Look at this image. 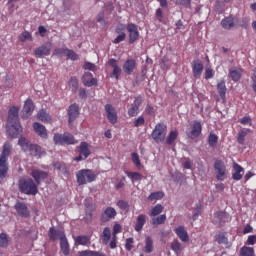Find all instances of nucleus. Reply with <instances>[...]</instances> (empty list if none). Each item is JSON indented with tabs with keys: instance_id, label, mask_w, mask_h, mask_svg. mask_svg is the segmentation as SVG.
Listing matches in <instances>:
<instances>
[{
	"instance_id": "nucleus-52",
	"label": "nucleus",
	"mask_w": 256,
	"mask_h": 256,
	"mask_svg": "<svg viewBox=\"0 0 256 256\" xmlns=\"http://www.w3.org/2000/svg\"><path fill=\"white\" fill-rule=\"evenodd\" d=\"M19 41H21V43H25V41H33V36L28 31H24L19 36Z\"/></svg>"
},
{
	"instance_id": "nucleus-26",
	"label": "nucleus",
	"mask_w": 256,
	"mask_h": 256,
	"mask_svg": "<svg viewBox=\"0 0 256 256\" xmlns=\"http://www.w3.org/2000/svg\"><path fill=\"white\" fill-rule=\"evenodd\" d=\"M33 127H34L35 133H37L39 137H42V139H47V129L45 128V126H43L39 122H35L33 124Z\"/></svg>"
},
{
	"instance_id": "nucleus-3",
	"label": "nucleus",
	"mask_w": 256,
	"mask_h": 256,
	"mask_svg": "<svg viewBox=\"0 0 256 256\" xmlns=\"http://www.w3.org/2000/svg\"><path fill=\"white\" fill-rule=\"evenodd\" d=\"M76 179L78 185H87V183H93L97 180V174L91 169H82L76 173Z\"/></svg>"
},
{
	"instance_id": "nucleus-22",
	"label": "nucleus",
	"mask_w": 256,
	"mask_h": 256,
	"mask_svg": "<svg viewBox=\"0 0 256 256\" xmlns=\"http://www.w3.org/2000/svg\"><path fill=\"white\" fill-rule=\"evenodd\" d=\"M82 83L85 87H93L94 85H97V78H93L91 72H85L82 76Z\"/></svg>"
},
{
	"instance_id": "nucleus-12",
	"label": "nucleus",
	"mask_w": 256,
	"mask_h": 256,
	"mask_svg": "<svg viewBox=\"0 0 256 256\" xmlns=\"http://www.w3.org/2000/svg\"><path fill=\"white\" fill-rule=\"evenodd\" d=\"M51 53V44L46 43L34 50V55L37 58L47 57Z\"/></svg>"
},
{
	"instance_id": "nucleus-30",
	"label": "nucleus",
	"mask_w": 256,
	"mask_h": 256,
	"mask_svg": "<svg viewBox=\"0 0 256 256\" xmlns=\"http://www.w3.org/2000/svg\"><path fill=\"white\" fill-rule=\"evenodd\" d=\"M243 73V69L236 68V69H230L229 70V77L234 81V83H237L241 79V75Z\"/></svg>"
},
{
	"instance_id": "nucleus-61",
	"label": "nucleus",
	"mask_w": 256,
	"mask_h": 256,
	"mask_svg": "<svg viewBox=\"0 0 256 256\" xmlns=\"http://www.w3.org/2000/svg\"><path fill=\"white\" fill-rule=\"evenodd\" d=\"M125 37H127V35L125 34V32H122L121 34H119L113 41V43L115 45H118V43H121L122 41H125Z\"/></svg>"
},
{
	"instance_id": "nucleus-64",
	"label": "nucleus",
	"mask_w": 256,
	"mask_h": 256,
	"mask_svg": "<svg viewBox=\"0 0 256 256\" xmlns=\"http://www.w3.org/2000/svg\"><path fill=\"white\" fill-rule=\"evenodd\" d=\"M251 81H252V89L254 93H256V73L252 74Z\"/></svg>"
},
{
	"instance_id": "nucleus-35",
	"label": "nucleus",
	"mask_w": 256,
	"mask_h": 256,
	"mask_svg": "<svg viewBox=\"0 0 256 256\" xmlns=\"http://www.w3.org/2000/svg\"><path fill=\"white\" fill-rule=\"evenodd\" d=\"M18 145L21 147L22 151H29V149H31V146L33 144H31L29 139H27L25 137H21L18 140Z\"/></svg>"
},
{
	"instance_id": "nucleus-13",
	"label": "nucleus",
	"mask_w": 256,
	"mask_h": 256,
	"mask_svg": "<svg viewBox=\"0 0 256 256\" xmlns=\"http://www.w3.org/2000/svg\"><path fill=\"white\" fill-rule=\"evenodd\" d=\"M141 103H143V98H141V96L135 98L134 103L128 109L129 117H137V115H139V107L141 106Z\"/></svg>"
},
{
	"instance_id": "nucleus-16",
	"label": "nucleus",
	"mask_w": 256,
	"mask_h": 256,
	"mask_svg": "<svg viewBox=\"0 0 256 256\" xmlns=\"http://www.w3.org/2000/svg\"><path fill=\"white\" fill-rule=\"evenodd\" d=\"M201 131H203V126H201V122L195 121L192 125V130L187 133V137H189V139H197V137L201 135Z\"/></svg>"
},
{
	"instance_id": "nucleus-50",
	"label": "nucleus",
	"mask_w": 256,
	"mask_h": 256,
	"mask_svg": "<svg viewBox=\"0 0 256 256\" xmlns=\"http://www.w3.org/2000/svg\"><path fill=\"white\" fill-rule=\"evenodd\" d=\"M167 221V215L162 214L158 217L152 218V225H163Z\"/></svg>"
},
{
	"instance_id": "nucleus-63",
	"label": "nucleus",
	"mask_w": 256,
	"mask_h": 256,
	"mask_svg": "<svg viewBox=\"0 0 256 256\" xmlns=\"http://www.w3.org/2000/svg\"><path fill=\"white\" fill-rule=\"evenodd\" d=\"M255 243H256V236L255 235L248 236L246 245H255Z\"/></svg>"
},
{
	"instance_id": "nucleus-39",
	"label": "nucleus",
	"mask_w": 256,
	"mask_h": 256,
	"mask_svg": "<svg viewBox=\"0 0 256 256\" xmlns=\"http://www.w3.org/2000/svg\"><path fill=\"white\" fill-rule=\"evenodd\" d=\"M39 121H43L44 123H51V115L47 113L45 110H40L37 114Z\"/></svg>"
},
{
	"instance_id": "nucleus-9",
	"label": "nucleus",
	"mask_w": 256,
	"mask_h": 256,
	"mask_svg": "<svg viewBox=\"0 0 256 256\" xmlns=\"http://www.w3.org/2000/svg\"><path fill=\"white\" fill-rule=\"evenodd\" d=\"M31 177L34 179V183L37 185H41L42 181H45L47 177H49V173L43 170L34 169L30 173Z\"/></svg>"
},
{
	"instance_id": "nucleus-60",
	"label": "nucleus",
	"mask_w": 256,
	"mask_h": 256,
	"mask_svg": "<svg viewBox=\"0 0 256 256\" xmlns=\"http://www.w3.org/2000/svg\"><path fill=\"white\" fill-rule=\"evenodd\" d=\"M133 243H135V240L133 238L126 239V244H125L126 251H131L133 249Z\"/></svg>"
},
{
	"instance_id": "nucleus-40",
	"label": "nucleus",
	"mask_w": 256,
	"mask_h": 256,
	"mask_svg": "<svg viewBox=\"0 0 256 256\" xmlns=\"http://www.w3.org/2000/svg\"><path fill=\"white\" fill-rule=\"evenodd\" d=\"M75 242L77 243V245H89V243H91V237L80 235L75 238Z\"/></svg>"
},
{
	"instance_id": "nucleus-31",
	"label": "nucleus",
	"mask_w": 256,
	"mask_h": 256,
	"mask_svg": "<svg viewBox=\"0 0 256 256\" xmlns=\"http://www.w3.org/2000/svg\"><path fill=\"white\" fill-rule=\"evenodd\" d=\"M217 91L222 99V101L225 103L226 101V95H227V86L225 85V80H222L217 84Z\"/></svg>"
},
{
	"instance_id": "nucleus-28",
	"label": "nucleus",
	"mask_w": 256,
	"mask_h": 256,
	"mask_svg": "<svg viewBox=\"0 0 256 256\" xmlns=\"http://www.w3.org/2000/svg\"><path fill=\"white\" fill-rule=\"evenodd\" d=\"M28 151L30 152V155H32V157H41L42 155H45V151H43L41 146L37 144H32Z\"/></svg>"
},
{
	"instance_id": "nucleus-33",
	"label": "nucleus",
	"mask_w": 256,
	"mask_h": 256,
	"mask_svg": "<svg viewBox=\"0 0 256 256\" xmlns=\"http://www.w3.org/2000/svg\"><path fill=\"white\" fill-rule=\"evenodd\" d=\"M79 153L84 157V159H87V157L91 155V150H89V144H87V142H81L79 146Z\"/></svg>"
},
{
	"instance_id": "nucleus-4",
	"label": "nucleus",
	"mask_w": 256,
	"mask_h": 256,
	"mask_svg": "<svg viewBox=\"0 0 256 256\" xmlns=\"http://www.w3.org/2000/svg\"><path fill=\"white\" fill-rule=\"evenodd\" d=\"M166 135H167V125L163 123L156 124L151 134L152 139H154L156 143H163V141H165Z\"/></svg>"
},
{
	"instance_id": "nucleus-46",
	"label": "nucleus",
	"mask_w": 256,
	"mask_h": 256,
	"mask_svg": "<svg viewBox=\"0 0 256 256\" xmlns=\"http://www.w3.org/2000/svg\"><path fill=\"white\" fill-rule=\"evenodd\" d=\"M163 205L161 204H157L154 207L151 208L150 211V217H157V215H161V213H163Z\"/></svg>"
},
{
	"instance_id": "nucleus-25",
	"label": "nucleus",
	"mask_w": 256,
	"mask_h": 256,
	"mask_svg": "<svg viewBox=\"0 0 256 256\" xmlns=\"http://www.w3.org/2000/svg\"><path fill=\"white\" fill-rule=\"evenodd\" d=\"M192 73L195 79H199L203 74V63L193 62L192 63Z\"/></svg>"
},
{
	"instance_id": "nucleus-36",
	"label": "nucleus",
	"mask_w": 256,
	"mask_h": 256,
	"mask_svg": "<svg viewBox=\"0 0 256 256\" xmlns=\"http://www.w3.org/2000/svg\"><path fill=\"white\" fill-rule=\"evenodd\" d=\"M165 197V193L163 191H156L152 192L148 197L147 201L153 202V201H161Z\"/></svg>"
},
{
	"instance_id": "nucleus-45",
	"label": "nucleus",
	"mask_w": 256,
	"mask_h": 256,
	"mask_svg": "<svg viewBox=\"0 0 256 256\" xmlns=\"http://www.w3.org/2000/svg\"><path fill=\"white\" fill-rule=\"evenodd\" d=\"M53 167H55L58 171H61L63 175H69V169H67V165L65 163L55 162Z\"/></svg>"
},
{
	"instance_id": "nucleus-27",
	"label": "nucleus",
	"mask_w": 256,
	"mask_h": 256,
	"mask_svg": "<svg viewBox=\"0 0 256 256\" xmlns=\"http://www.w3.org/2000/svg\"><path fill=\"white\" fill-rule=\"evenodd\" d=\"M177 137H179V130L174 129L169 132L168 136L165 139L166 145H175V141H177Z\"/></svg>"
},
{
	"instance_id": "nucleus-23",
	"label": "nucleus",
	"mask_w": 256,
	"mask_h": 256,
	"mask_svg": "<svg viewBox=\"0 0 256 256\" xmlns=\"http://www.w3.org/2000/svg\"><path fill=\"white\" fill-rule=\"evenodd\" d=\"M16 122H19V108L17 106H12L8 111V123Z\"/></svg>"
},
{
	"instance_id": "nucleus-38",
	"label": "nucleus",
	"mask_w": 256,
	"mask_h": 256,
	"mask_svg": "<svg viewBox=\"0 0 256 256\" xmlns=\"http://www.w3.org/2000/svg\"><path fill=\"white\" fill-rule=\"evenodd\" d=\"M68 86L70 87L73 93H77L79 89V80L77 79V77H71L68 81Z\"/></svg>"
},
{
	"instance_id": "nucleus-2",
	"label": "nucleus",
	"mask_w": 256,
	"mask_h": 256,
	"mask_svg": "<svg viewBox=\"0 0 256 256\" xmlns=\"http://www.w3.org/2000/svg\"><path fill=\"white\" fill-rule=\"evenodd\" d=\"M18 188L20 193L24 195H37L39 188L33 179L22 177L18 181Z\"/></svg>"
},
{
	"instance_id": "nucleus-44",
	"label": "nucleus",
	"mask_w": 256,
	"mask_h": 256,
	"mask_svg": "<svg viewBox=\"0 0 256 256\" xmlns=\"http://www.w3.org/2000/svg\"><path fill=\"white\" fill-rule=\"evenodd\" d=\"M60 249L63 255L65 256L69 255L70 248H69V242L67 241V237L60 241Z\"/></svg>"
},
{
	"instance_id": "nucleus-19",
	"label": "nucleus",
	"mask_w": 256,
	"mask_h": 256,
	"mask_svg": "<svg viewBox=\"0 0 256 256\" xmlns=\"http://www.w3.org/2000/svg\"><path fill=\"white\" fill-rule=\"evenodd\" d=\"M137 67V62L134 59H127L123 66L122 69L126 75H133V72L135 71Z\"/></svg>"
},
{
	"instance_id": "nucleus-62",
	"label": "nucleus",
	"mask_w": 256,
	"mask_h": 256,
	"mask_svg": "<svg viewBox=\"0 0 256 256\" xmlns=\"http://www.w3.org/2000/svg\"><path fill=\"white\" fill-rule=\"evenodd\" d=\"M145 113L146 115H155V108L151 104H147Z\"/></svg>"
},
{
	"instance_id": "nucleus-14",
	"label": "nucleus",
	"mask_w": 256,
	"mask_h": 256,
	"mask_svg": "<svg viewBox=\"0 0 256 256\" xmlns=\"http://www.w3.org/2000/svg\"><path fill=\"white\" fill-rule=\"evenodd\" d=\"M108 65H110V67H112L113 71L110 74V77L112 79H116V81H119V77H121V67H119V65L117 64V61L113 58H111L108 61Z\"/></svg>"
},
{
	"instance_id": "nucleus-53",
	"label": "nucleus",
	"mask_w": 256,
	"mask_h": 256,
	"mask_svg": "<svg viewBox=\"0 0 256 256\" xmlns=\"http://www.w3.org/2000/svg\"><path fill=\"white\" fill-rule=\"evenodd\" d=\"M131 157H132V162L134 163V165H136L137 169H141L142 165H141V159H139V154L137 152H134L132 153Z\"/></svg>"
},
{
	"instance_id": "nucleus-20",
	"label": "nucleus",
	"mask_w": 256,
	"mask_h": 256,
	"mask_svg": "<svg viewBox=\"0 0 256 256\" xmlns=\"http://www.w3.org/2000/svg\"><path fill=\"white\" fill-rule=\"evenodd\" d=\"M177 237L182 241V243H189V233L184 226H178L174 229Z\"/></svg>"
},
{
	"instance_id": "nucleus-51",
	"label": "nucleus",
	"mask_w": 256,
	"mask_h": 256,
	"mask_svg": "<svg viewBox=\"0 0 256 256\" xmlns=\"http://www.w3.org/2000/svg\"><path fill=\"white\" fill-rule=\"evenodd\" d=\"M65 56L67 59H70V61H77V59H79V55L71 49H65Z\"/></svg>"
},
{
	"instance_id": "nucleus-49",
	"label": "nucleus",
	"mask_w": 256,
	"mask_h": 256,
	"mask_svg": "<svg viewBox=\"0 0 256 256\" xmlns=\"http://www.w3.org/2000/svg\"><path fill=\"white\" fill-rule=\"evenodd\" d=\"M215 240L219 243V245H223V243H227V233L226 232H219L215 236Z\"/></svg>"
},
{
	"instance_id": "nucleus-56",
	"label": "nucleus",
	"mask_w": 256,
	"mask_h": 256,
	"mask_svg": "<svg viewBox=\"0 0 256 256\" xmlns=\"http://www.w3.org/2000/svg\"><path fill=\"white\" fill-rule=\"evenodd\" d=\"M117 207H119V209H122V211H127V209H129V203L124 200H119L117 202Z\"/></svg>"
},
{
	"instance_id": "nucleus-18",
	"label": "nucleus",
	"mask_w": 256,
	"mask_h": 256,
	"mask_svg": "<svg viewBox=\"0 0 256 256\" xmlns=\"http://www.w3.org/2000/svg\"><path fill=\"white\" fill-rule=\"evenodd\" d=\"M48 236L51 241H57L59 239L60 241H63V239L66 238L65 232L61 230L55 229V227H51L48 231Z\"/></svg>"
},
{
	"instance_id": "nucleus-10",
	"label": "nucleus",
	"mask_w": 256,
	"mask_h": 256,
	"mask_svg": "<svg viewBox=\"0 0 256 256\" xmlns=\"http://www.w3.org/2000/svg\"><path fill=\"white\" fill-rule=\"evenodd\" d=\"M115 217H117V210L113 207H107L101 214V221L102 223H109Z\"/></svg>"
},
{
	"instance_id": "nucleus-41",
	"label": "nucleus",
	"mask_w": 256,
	"mask_h": 256,
	"mask_svg": "<svg viewBox=\"0 0 256 256\" xmlns=\"http://www.w3.org/2000/svg\"><path fill=\"white\" fill-rule=\"evenodd\" d=\"M153 238L151 236H147L145 240L144 253H153Z\"/></svg>"
},
{
	"instance_id": "nucleus-34",
	"label": "nucleus",
	"mask_w": 256,
	"mask_h": 256,
	"mask_svg": "<svg viewBox=\"0 0 256 256\" xmlns=\"http://www.w3.org/2000/svg\"><path fill=\"white\" fill-rule=\"evenodd\" d=\"M146 215L145 214H141L137 217L136 220V225H135V231H137L139 233V231H141L146 223Z\"/></svg>"
},
{
	"instance_id": "nucleus-43",
	"label": "nucleus",
	"mask_w": 256,
	"mask_h": 256,
	"mask_svg": "<svg viewBox=\"0 0 256 256\" xmlns=\"http://www.w3.org/2000/svg\"><path fill=\"white\" fill-rule=\"evenodd\" d=\"M217 143H219V136L217 134L210 132L208 136V145L209 147H217Z\"/></svg>"
},
{
	"instance_id": "nucleus-47",
	"label": "nucleus",
	"mask_w": 256,
	"mask_h": 256,
	"mask_svg": "<svg viewBox=\"0 0 256 256\" xmlns=\"http://www.w3.org/2000/svg\"><path fill=\"white\" fill-rule=\"evenodd\" d=\"M240 255L241 256H255V249L247 246H243L240 249Z\"/></svg>"
},
{
	"instance_id": "nucleus-6",
	"label": "nucleus",
	"mask_w": 256,
	"mask_h": 256,
	"mask_svg": "<svg viewBox=\"0 0 256 256\" xmlns=\"http://www.w3.org/2000/svg\"><path fill=\"white\" fill-rule=\"evenodd\" d=\"M7 133L12 139H17L21 133H23V127L19 122H7Z\"/></svg>"
},
{
	"instance_id": "nucleus-48",
	"label": "nucleus",
	"mask_w": 256,
	"mask_h": 256,
	"mask_svg": "<svg viewBox=\"0 0 256 256\" xmlns=\"http://www.w3.org/2000/svg\"><path fill=\"white\" fill-rule=\"evenodd\" d=\"M102 237L103 243L107 245V243H109V241L111 240V229H109V227L104 228L102 232Z\"/></svg>"
},
{
	"instance_id": "nucleus-11",
	"label": "nucleus",
	"mask_w": 256,
	"mask_h": 256,
	"mask_svg": "<svg viewBox=\"0 0 256 256\" xmlns=\"http://www.w3.org/2000/svg\"><path fill=\"white\" fill-rule=\"evenodd\" d=\"M105 112L109 123H111V125H115V123H117V110H115V107L111 104H106Z\"/></svg>"
},
{
	"instance_id": "nucleus-5",
	"label": "nucleus",
	"mask_w": 256,
	"mask_h": 256,
	"mask_svg": "<svg viewBox=\"0 0 256 256\" xmlns=\"http://www.w3.org/2000/svg\"><path fill=\"white\" fill-rule=\"evenodd\" d=\"M53 139L54 143L58 145H75V143H77V141H75V137L67 132L64 134L56 133L54 134Z\"/></svg>"
},
{
	"instance_id": "nucleus-32",
	"label": "nucleus",
	"mask_w": 256,
	"mask_h": 256,
	"mask_svg": "<svg viewBox=\"0 0 256 256\" xmlns=\"http://www.w3.org/2000/svg\"><path fill=\"white\" fill-rule=\"evenodd\" d=\"M248 133H251V129L249 128H243L239 130L238 136H237V141L239 145H245V137H247Z\"/></svg>"
},
{
	"instance_id": "nucleus-24",
	"label": "nucleus",
	"mask_w": 256,
	"mask_h": 256,
	"mask_svg": "<svg viewBox=\"0 0 256 256\" xmlns=\"http://www.w3.org/2000/svg\"><path fill=\"white\" fill-rule=\"evenodd\" d=\"M235 23V17L233 16H228L221 20V26L223 27V29H226L227 31L233 29V27H235Z\"/></svg>"
},
{
	"instance_id": "nucleus-58",
	"label": "nucleus",
	"mask_w": 256,
	"mask_h": 256,
	"mask_svg": "<svg viewBox=\"0 0 256 256\" xmlns=\"http://www.w3.org/2000/svg\"><path fill=\"white\" fill-rule=\"evenodd\" d=\"M145 125V117L139 116L135 121H134V127H143Z\"/></svg>"
},
{
	"instance_id": "nucleus-55",
	"label": "nucleus",
	"mask_w": 256,
	"mask_h": 256,
	"mask_svg": "<svg viewBox=\"0 0 256 256\" xmlns=\"http://www.w3.org/2000/svg\"><path fill=\"white\" fill-rule=\"evenodd\" d=\"M83 69L86 71H97V66L91 62H85L83 65Z\"/></svg>"
},
{
	"instance_id": "nucleus-15",
	"label": "nucleus",
	"mask_w": 256,
	"mask_h": 256,
	"mask_svg": "<svg viewBox=\"0 0 256 256\" xmlns=\"http://www.w3.org/2000/svg\"><path fill=\"white\" fill-rule=\"evenodd\" d=\"M126 28L129 33V43H135V41L139 39V30H137V25L130 23Z\"/></svg>"
},
{
	"instance_id": "nucleus-54",
	"label": "nucleus",
	"mask_w": 256,
	"mask_h": 256,
	"mask_svg": "<svg viewBox=\"0 0 256 256\" xmlns=\"http://www.w3.org/2000/svg\"><path fill=\"white\" fill-rule=\"evenodd\" d=\"M9 245V236L5 233L0 234V247H7Z\"/></svg>"
},
{
	"instance_id": "nucleus-7",
	"label": "nucleus",
	"mask_w": 256,
	"mask_h": 256,
	"mask_svg": "<svg viewBox=\"0 0 256 256\" xmlns=\"http://www.w3.org/2000/svg\"><path fill=\"white\" fill-rule=\"evenodd\" d=\"M214 169L216 171V179L218 181H225L227 178V168L222 160H217L214 163Z\"/></svg>"
},
{
	"instance_id": "nucleus-1",
	"label": "nucleus",
	"mask_w": 256,
	"mask_h": 256,
	"mask_svg": "<svg viewBox=\"0 0 256 256\" xmlns=\"http://www.w3.org/2000/svg\"><path fill=\"white\" fill-rule=\"evenodd\" d=\"M13 151V145L9 142H5L2 147V152L0 154V179H5L7 173H9V155Z\"/></svg>"
},
{
	"instance_id": "nucleus-57",
	"label": "nucleus",
	"mask_w": 256,
	"mask_h": 256,
	"mask_svg": "<svg viewBox=\"0 0 256 256\" xmlns=\"http://www.w3.org/2000/svg\"><path fill=\"white\" fill-rule=\"evenodd\" d=\"M239 123H241V125H249L251 127V125H253V122L251 120V117L249 116H244L239 120Z\"/></svg>"
},
{
	"instance_id": "nucleus-17",
	"label": "nucleus",
	"mask_w": 256,
	"mask_h": 256,
	"mask_svg": "<svg viewBox=\"0 0 256 256\" xmlns=\"http://www.w3.org/2000/svg\"><path fill=\"white\" fill-rule=\"evenodd\" d=\"M14 209L20 217H29L30 215L29 208L27 207V204H25L24 202H16Z\"/></svg>"
},
{
	"instance_id": "nucleus-42",
	"label": "nucleus",
	"mask_w": 256,
	"mask_h": 256,
	"mask_svg": "<svg viewBox=\"0 0 256 256\" xmlns=\"http://www.w3.org/2000/svg\"><path fill=\"white\" fill-rule=\"evenodd\" d=\"M125 174L129 179L132 181V183H135V181H141L143 179V175L139 172H129L125 171Z\"/></svg>"
},
{
	"instance_id": "nucleus-59",
	"label": "nucleus",
	"mask_w": 256,
	"mask_h": 256,
	"mask_svg": "<svg viewBox=\"0 0 256 256\" xmlns=\"http://www.w3.org/2000/svg\"><path fill=\"white\" fill-rule=\"evenodd\" d=\"M201 204H198L196 209L194 210L192 219L193 221H197V219L199 218V215H201Z\"/></svg>"
},
{
	"instance_id": "nucleus-8",
	"label": "nucleus",
	"mask_w": 256,
	"mask_h": 256,
	"mask_svg": "<svg viewBox=\"0 0 256 256\" xmlns=\"http://www.w3.org/2000/svg\"><path fill=\"white\" fill-rule=\"evenodd\" d=\"M33 111H35V104H33V100L31 98L26 99L24 102V106L22 109V119H28L33 115Z\"/></svg>"
},
{
	"instance_id": "nucleus-37",
	"label": "nucleus",
	"mask_w": 256,
	"mask_h": 256,
	"mask_svg": "<svg viewBox=\"0 0 256 256\" xmlns=\"http://www.w3.org/2000/svg\"><path fill=\"white\" fill-rule=\"evenodd\" d=\"M170 247L176 255H179V253L183 251V244H181V242H179L177 239L172 241Z\"/></svg>"
},
{
	"instance_id": "nucleus-21",
	"label": "nucleus",
	"mask_w": 256,
	"mask_h": 256,
	"mask_svg": "<svg viewBox=\"0 0 256 256\" xmlns=\"http://www.w3.org/2000/svg\"><path fill=\"white\" fill-rule=\"evenodd\" d=\"M68 115H69L68 123L71 125V123L79 117V105L76 103L70 105L68 108Z\"/></svg>"
},
{
	"instance_id": "nucleus-29",
	"label": "nucleus",
	"mask_w": 256,
	"mask_h": 256,
	"mask_svg": "<svg viewBox=\"0 0 256 256\" xmlns=\"http://www.w3.org/2000/svg\"><path fill=\"white\" fill-rule=\"evenodd\" d=\"M233 169L235 172L232 174V179H234V181H241V179H243V174H241V172H243V167L238 163H234Z\"/></svg>"
}]
</instances>
